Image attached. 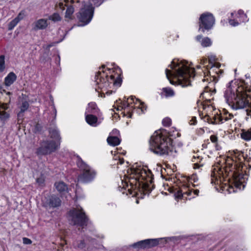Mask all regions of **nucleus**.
<instances>
[{"label":"nucleus","mask_w":251,"mask_h":251,"mask_svg":"<svg viewBox=\"0 0 251 251\" xmlns=\"http://www.w3.org/2000/svg\"><path fill=\"white\" fill-rule=\"evenodd\" d=\"M187 63L174 60L170 67L172 70H166V75L171 83L178 84L182 87L190 85L192 77L195 75V70L187 65Z\"/></svg>","instance_id":"obj_1"},{"label":"nucleus","mask_w":251,"mask_h":251,"mask_svg":"<svg viewBox=\"0 0 251 251\" xmlns=\"http://www.w3.org/2000/svg\"><path fill=\"white\" fill-rule=\"evenodd\" d=\"M171 139L166 135L159 132H155L151 137L150 149L156 154H168L171 151Z\"/></svg>","instance_id":"obj_2"},{"label":"nucleus","mask_w":251,"mask_h":251,"mask_svg":"<svg viewBox=\"0 0 251 251\" xmlns=\"http://www.w3.org/2000/svg\"><path fill=\"white\" fill-rule=\"evenodd\" d=\"M77 165L82 172V174L78 176V182L87 183L95 177L96 172L81 159H80L77 161Z\"/></svg>","instance_id":"obj_3"},{"label":"nucleus","mask_w":251,"mask_h":251,"mask_svg":"<svg viewBox=\"0 0 251 251\" xmlns=\"http://www.w3.org/2000/svg\"><path fill=\"white\" fill-rule=\"evenodd\" d=\"M95 81L100 89L107 88L110 85L113 83L116 85L119 83L115 80L114 76L110 75L109 76L103 71H99L96 75Z\"/></svg>","instance_id":"obj_4"},{"label":"nucleus","mask_w":251,"mask_h":251,"mask_svg":"<svg viewBox=\"0 0 251 251\" xmlns=\"http://www.w3.org/2000/svg\"><path fill=\"white\" fill-rule=\"evenodd\" d=\"M94 7L92 4L90 2L85 3L77 14V18L79 22L83 23L80 25L83 26L88 24L92 19Z\"/></svg>","instance_id":"obj_5"},{"label":"nucleus","mask_w":251,"mask_h":251,"mask_svg":"<svg viewBox=\"0 0 251 251\" xmlns=\"http://www.w3.org/2000/svg\"><path fill=\"white\" fill-rule=\"evenodd\" d=\"M235 107L236 109L246 108L247 115L251 118V96L246 94L237 95L235 99Z\"/></svg>","instance_id":"obj_6"},{"label":"nucleus","mask_w":251,"mask_h":251,"mask_svg":"<svg viewBox=\"0 0 251 251\" xmlns=\"http://www.w3.org/2000/svg\"><path fill=\"white\" fill-rule=\"evenodd\" d=\"M203 111L202 114H204V119L208 123L210 124H219L223 123V116H220L219 115H216V112L214 114L211 113L214 111L212 106L210 105H203Z\"/></svg>","instance_id":"obj_7"},{"label":"nucleus","mask_w":251,"mask_h":251,"mask_svg":"<svg viewBox=\"0 0 251 251\" xmlns=\"http://www.w3.org/2000/svg\"><path fill=\"white\" fill-rule=\"evenodd\" d=\"M70 221L74 225L83 226L86 222V217L81 209H74L70 212Z\"/></svg>","instance_id":"obj_8"},{"label":"nucleus","mask_w":251,"mask_h":251,"mask_svg":"<svg viewBox=\"0 0 251 251\" xmlns=\"http://www.w3.org/2000/svg\"><path fill=\"white\" fill-rule=\"evenodd\" d=\"M199 30L204 32L205 30L210 29L214 24L215 19L211 13H206L202 14L200 18Z\"/></svg>","instance_id":"obj_9"},{"label":"nucleus","mask_w":251,"mask_h":251,"mask_svg":"<svg viewBox=\"0 0 251 251\" xmlns=\"http://www.w3.org/2000/svg\"><path fill=\"white\" fill-rule=\"evenodd\" d=\"M60 145L59 142L53 140H47L43 142L38 152L41 154H47L54 151Z\"/></svg>","instance_id":"obj_10"},{"label":"nucleus","mask_w":251,"mask_h":251,"mask_svg":"<svg viewBox=\"0 0 251 251\" xmlns=\"http://www.w3.org/2000/svg\"><path fill=\"white\" fill-rule=\"evenodd\" d=\"M159 244V239H147L138 242L132 246L135 248L145 249L155 246Z\"/></svg>","instance_id":"obj_11"},{"label":"nucleus","mask_w":251,"mask_h":251,"mask_svg":"<svg viewBox=\"0 0 251 251\" xmlns=\"http://www.w3.org/2000/svg\"><path fill=\"white\" fill-rule=\"evenodd\" d=\"M43 201L45 206L50 207L59 206L61 203L60 199L54 195L50 196L48 198H46Z\"/></svg>","instance_id":"obj_12"},{"label":"nucleus","mask_w":251,"mask_h":251,"mask_svg":"<svg viewBox=\"0 0 251 251\" xmlns=\"http://www.w3.org/2000/svg\"><path fill=\"white\" fill-rule=\"evenodd\" d=\"M50 23L47 19H39L33 23L32 29L35 31L44 30L48 27Z\"/></svg>","instance_id":"obj_13"},{"label":"nucleus","mask_w":251,"mask_h":251,"mask_svg":"<svg viewBox=\"0 0 251 251\" xmlns=\"http://www.w3.org/2000/svg\"><path fill=\"white\" fill-rule=\"evenodd\" d=\"M135 173L139 181L142 180H147L151 177V172L146 169L138 168L135 171Z\"/></svg>","instance_id":"obj_14"},{"label":"nucleus","mask_w":251,"mask_h":251,"mask_svg":"<svg viewBox=\"0 0 251 251\" xmlns=\"http://www.w3.org/2000/svg\"><path fill=\"white\" fill-rule=\"evenodd\" d=\"M192 192L195 196H198L199 193V190L198 189L193 190L190 188H187L184 187L180 191L177 192L176 195V198L178 199H181L184 197V195H187L190 196L191 195Z\"/></svg>","instance_id":"obj_15"},{"label":"nucleus","mask_w":251,"mask_h":251,"mask_svg":"<svg viewBox=\"0 0 251 251\" xmlns=\"http://www.w3.org/2000/svg\"><path fill=\"white\" fill-rule=\"evenodd\" d=\"M224 170H225L226 172H227L228 171V169H222L219 168V166H217L213 169L211 175L212 183H216V181H218V177L220 178L221 177V176L223 175Z\"/></svg>","instance_id":"obj_16"},{"label":"nucleus","mask_w":251,"mask_h":251,"mask_svg":"<svg viewBox=\"0 0 251 251\" xmlns=\"http://www.w3.org/2000/svg\"><path fill=\"white\" fill-rule=\"evenodd\" d=\"M221 64L219 63H214L211 65H207L206 69L209 70L207 72V75L209 74L210 75L215 76V74H218L219 73H223V71L220 69Z\"/></svg>","instance_id":"obj_17"},{"label":"nucleus","mask_w":251,"mask_h":251,"mask_svg":"<svg viewBox=\"0 0 251 251\" xmlns=\"http://www.w3.org/2000/svg\"><path fill=\"white\" fill-rule=\"evenodd\" d=\"M8 108V104L0 102V120L4 122L9 118V114L5 111Z\"/></svg>","instance_id":"obj_18"},{"label":"nucleus","mask_w":251,"mask_h":251,"mask_svg":"<svg viewBox=\"0 0 251 251\" xmlns=\"http://www.w3.org/2000/svg\"><path fill=\"white\" fill-rule=\"evenodd\" d=\"M16 78L17 76L14 73H10L5 78L4 83L5 85L7 86L11 85L16 80Z\"/></svg>","instance_id":"obj_19"},{"label":"nucleus","mask_w":251,"mask_h":251,"mask_svg":"<svg viewBox=\"0 0 251 251\" xmlns=\"http://www.w3.org/2000/svg\"><path fill=\"white\" fill-rule=\"evenodd\" d=\"M50 138L52 139V140L56 142H59V143H60L61 138L60 137L58 131L56 128H53L50 129Z\"/></svg>","instance_id":"obj_20"},{"label":"nucleus","mask_w":251,"mask_h":251,"mask_svg":"<svg viewBox=\"0 0 251 251\" xmlns=\"http://www.w3.org/2000/svg\"><path fill=\"white\" fill-rule=\"evenodd\" d=\"M241 137L246 141L251 140V128L248 129H242L241 133Z\"/></svg>","instance_id":"obj_21"},{"label":"nucleus","mask_w":251,"mask_h":251,"mask_svg":"<svg viewBox=\"0 0 251 251\" xmlns=\"http://www.w3.org/2000/svg\"><path fill=\"white\" fill-rule=\"evenodd\" d=\"M34 177L36 178V182L38 185H42L44 184L45 179L44 174L37 172L34 174Z\"/></svg>","instance_id":"obj_22"},{"label":"nucleus","mask_w":251,"mask_h":251,"mask_svg":"<svg viewBox=\"0 0 251 251\" xmlns=\"http://www.w3.org/2000/svg\"><path fill=\"white\" fill-rule=\"evenodd\" d=\"M225 98L227 102H231L232 99L234 98V94L230 88H227L224 95Z\"/></svg>","instance_id":"obj_23"},{"label":"nucleus","mask_w":251,"mask_h":251,"mask_svg":"<svg viewBox=\"0 0 251 251\" xmlns=\"http://www.w3.org/2000/svg\"><path fill=\"white\" fill-rule=\"evenodd\" d=\"M85 119L89 125L92 126H96L98 118L95 116L93 115H87L86 116Z\"/></svg>","instance_id":"obj_24"},{"label":"nucleus","mask_w":251,"mask_h":251,"mask_svg":"<svg viewBox=\"0 0 251 251\" xmlns=\"http://www.w3.org/2000/svg\"><path fill=\"white\" fill-rule=\"evenodd\" d=\"M56 189L59 192H63L67 191L68 187L64 182L62 181H59L55 183Z\"/></svg>","instance_id":"obj_25"},{"label":"nucleus","mask_w":251,"mask_h":251,"mask_svg":"<svg viewBox=\"0 0 251 251\" xmlns=\"http://www.w3.org/2000/svg\"><path fill=\"white\" fill-rule=\"evenodd\" d=\"M107 143L112 146H116L120 143V139L115 136H110L107 139Z\"/></svg>","instance_id":"obj_26"},{"label":"nucleus","mask_w":251,"mask_h":251,"mask_svg":"<svg viewBox=\"0 0 251 251\" xmlns=\"http://www.w3.org/2000/svg\"><path fill=\"white\" fill-rule=\"evenodd\" d=\"M79 0H77L76 2H75V0H64V2H60L58 3V7L61 9L62 10L64 9V6H68L69 4L70 3L71 4L75 3L74 6H76V4L78 3Z\"/></svg>","instance_id":"obj_27"},{"label":"nucleus","mask_w":251,"mask_h":251,"mask_svg":"<svg viewBox=\"0 0 251 251\" xmlns=\"http://www.w3.org/2000/svg\"><path fill=\"white\" fill-rule=\"evenodd\" d=\"M48 20H50L54 23L60 21L61 20V17L59 14L57 13H54L52 15H50L48 17Z\"/></svg>","instance_id":"obj_28"},{"label":"nucleus","mask_w":251,"mask_h":251,"mask_svg":"<svg viewBox=\"0 0 251 251\" xmlns=\"http://www.w3.org/2000/svg\"><path fill=\"white\" fill-rule=\"evenodd\" d=\"M74 12V8L73 6H69L66 11L65 17L68 20L72 19V15Z\"/></svg>","instance_id":"obj_29"},{"label":"nucleus","mask_w":251,"mask_h":251,"mask_svg":"<svg viewBox=\"0 0 251 251\" xmlns=\"http://www.w3.org/2000/svg\"><path fill=\"white\" fill-rule=\"evenodd\" d=\"M163 92L167 97H173L175 95V92L170 88H164Z\"/></svg>","instance_id":"obj_30"},{"label":"nucleus","mask_w":251,"mask_h":251,"mask_svg":"<svg viewBox=\"0 0 251 251\" xmlns=\"http://www.w3.org/2000/svg\"><path fill=\"white\" fill-rule=\"evenodd\" d=\"M201 44L203 47H207L211 45L212 42L209 38L205 37L202 40Z\"/></svg>","instance_id":"obj_31"},{"label":"nucleus","mask_w":251,"mask_h":251,"mask_svg":"<svg viewBox=\"0 0 251 251\" xmlns=\"http://www.w3.org/2000/svg\"><path fill=\"white\" fill-rule=\"evenodd\" d=\"M4 56L0 55V72H3L5 69Z\"/></svg>","instance_id":"obj_32"},{"label":"nucleus","mask_w":251,"mask_h":251,"mask_svg":"<svg viewBox=\"0 0 251 251\" xmlns=\"http://www.w3.org/2000/svg\"><path fill=\"white\" fill-rule=\"evenodd\" d=\"M74 246L79 249H83L85 247V243L83 240H80L79 242H75Z\"/></svg>","instance_id":"obj_33"},{"label":"nucleus","mask_w":251,"mask_h":251,"mask_svg":"<svg viewBox=\"0 0 251 251\" xmlns=\"http://www.w3.org/2000/svg\"><path fill=\"white\" fill-rule=\"evenodd\" d=\"M238 14L239 15V18L241 19V21H242V22H246L247 21L246 20L247 16L244 13L243 11L242 10H239L238 12Z\"/></svg>","instance_id":"obj_34"},{"label":"nucleus","mask_w":251,"mask_h":251,"mask_svg":"<svg viewBox=\"0 0 251 251\" xmlns=\"http://www.w3.org/2000/svg\"><path fill=\"white\" fill-rule=\"evenodd\" d=\"M29 107V104L27 101H24L21 106V112H24Z\"/></svg>","instance_id":"obj_35"},{"label":"nucleus","mask_w":251,"mask_h":251,"mask_svg":"<svg viewBox=\"0 0 251 251\" xmlns=\"http://www.w3.org/2000/svg\"><path fill=\"white\" fill-rule=\"evenodd\" d=\"M208 62H209V65H211L212 64H214V63H217L216 62V56L214 55H210L208 56Z\"/></svg>","instance_id":"obj_36"},{"label":"nucleus","mask_w":251,"mask_h":251,"mask_svg":"<svg viewBox=\"0 0 251 251\" xmlns=\"http://www.w3.org/2000/svg\"><path fill=\"white\" fill-rule=\"evenodd\" d=\"M171 120L169 118H165L162 121V124L164 126H169L171 125Z\"/></svg>","instance_id":"obj_37"},{"label":"nucleus","mask_w":251,"mask_h":251,"mask_svg":"<svg viewBox=\"0 0 251 251\" xmlns=\"http://www.w3.org/2000/svg\"><path fill=\"white\" fill-rule=\"evenodd\" d=\"M210 139L211 142L214 143L216 147H217L218 141V137L215 135H212L210 137Z\"/></svg>","instance_id":"obj_38"},{"label":"nucleus","mask_w":251,"mask_h":251,"mask_svg":"<svg viewBox=\"0 0 251 251\" xmlns=\"http://www.w3.org/2000/svg\"><path fill=\"white\" fill-rule=\"evenodd\" d=\"M19 23V22L15 18L12 20L9 25V29H12Z\"/></svg>","instance_id":"obj_39"},{"label":"nucleus","mask_w":251,"mask_h":251,"mask_svg":"<svg viewBox=\"0 0 251 251\" xmlns=\"http://www.w3.org/2000/svg\"><path fill=\"white\" fill-rule=\"evenodd\" d=\"M233 116L230 114H226L223 115V121H227L233 118Z\"/></svg>","instance_id":"obj_40"},{"label":"nucleus","mask_w":251,"mask_h":251,"mask_svg":"<svg viewBox=\"0 0 251 251\" xmlns=\"http://www.w3.org/2000/svg\"><path fill=\"white\" fill-rule=\"evenodd\" d=\"M25 16L24 13L23 12H20L18 16L15 18V19L19 22L21 20H22Z\"/></svg>","instance_id":"obj_41"},{"label":"nucleus","mask_w":251,"mask_h":251,"mask_svg":"<svg viewBox=\"0 0 251 251\" xmlns=\"http://www.w3.org/2000/svg\"><path fill=\"white\" fill-rule=\"evenodd\" d=\"M23 243L25 244H30L31 243V241L27 238H23Z\"/></svg>","instance_id":"obj_42"},{"label":"nucleus","mask_w":251,"mask_h":251,"mask_svg":"<svg viewBox=\"0 0 251 251\" xmlns=\"http://www.w3.org/2000/svg\"><path fill=\"white\" fill-rule=\"evenodd\" d=\"M197 122L196 118L195 117H193L192 118V119L190 121V124L191 125H194Z\"/></svg>","instance_id":"obj_43"},{"label":"nucleus","mask_w":251,"mask_h":251,"mask_svg":"<svg viewBox=\"0 0 251 251\" xmlns=\"http://www.w3.org/2000/svg\"><path fill=\"white\" fill-rule=\"evenodd\" d=\"M229 24L233 26H236L238 24L237 22H236L234 20H231L229 21Z\"/></svg>","instance_id":"obj_44"},{"label":"nucleus","mask_w":251,"mask_h":251,"mask_svg":"<svg viewBox=\"0 0 251 251\" xmlns=\"http://www.w3.org/2000/svg\"><path fill=\"white\" fill-rule=\"evenodd\" d=\"M207 66H204V67H206ZM209 70H207L206 69V68H205V71H203V74L204 75V77H206L208 75H207V72Z\"/></svg>","instance_id":"obj_45"},{"label":"nucleus","mask_w":251,"mask_h":251,"mask_svg":"<svg viewBox=\"0 0 251 251\" xmlns=\"http://www.w3.org/2000/svg\"><path fill=\"white\" fill-rule=\"evenodd\" d=\"M124 162V160L123 158H119L118 160V164H123Z\"/></svg>","instance_id":"obj_46"},{"label":"nucleus","mask_w":251,"mask_h":251,"mask_svg":"<svg viewBox=\"0 0 251 251\" xmlns=\"http://www.w3.org/2000/svg\"><path fill=\"white\" fill-rule=\"evenodd\" d=\"M206 59L205 58H204V59H202L201 60V63L202 64V65H205V63L206 62Z\"/></svg>","instance_id":"obj_47"},{"label":"nucleus","mask_w":251,"mask_h":251,"mask_svg":"<svg viewBox=\"0 0 251 251\" xmlns=\"http://www.w3.org/2000/svg\"><path fill=\"white\" fill-rule=\"evenodd\" d=\"M199 168V165L197 164H194V168L195 169H198Z\"/></svg>","instance_id":"obj_48"},{"label":"nucleus","mask_w":251,"mask_h":251,"mask_svg":"<svg viewBox=\"0 0 251 251\" xmlns=\"http://www.w3.org/2000/svg\"><path fill=\"white\" fill-rule=\"evenodd\" d=\"M207 94V92H203L202 93H201V95L203 96V97H204L205 95H206V94Z\"/></svg>","instance_id":"obj_49"},{"label":"nucleus","mask_w":251,"mask_h":251,"mask_svg":"<svg viewBox=\"0 0 251 251\" xmlns=\"http://www.w3.org/2000/svg\"><path fill=\"white\" fill-rule=\"evenodd\" d=\"M201 36H198L197 37V40L200 41V39H201Z\"/></svg>","instance_id":"obj_50"},{"label":"nucleus","mask_w":251,"mask_h":251,"mask_svg":"<svg viewBox=\"0 0 251 251\" xmlns=\"http://www.w3.org/2000/svg\"><path fill=\"white\" fill-rule=\"evenodd\" d=\"M133 98L132 97V98H130V99H129V98H128V99H127V100H128V101H129L130 100H133Z\"/></svg>","instance_id":"obj_51"},{"label":"nucleus","mask_w":251,"mask_h":251,"mask_svg":"<svg viewBox=\"0 0 251 251\" xmlns=\"http://www.w3.org/2000/svg\"><path fill=\"white\" fill-rule=\"evenodd\" d=\"M112 92V91H110V92H109L108 91L106 92V93L108 95H109L110 94H111Z\"/></svg>","instance_id":"obj_52"},{"label":"nucleus","mask_w":251,"mask_h":251,"mask_svg":"<svg viewBox=\"0 0 251 251\" xmlns=\"http://www.w3.org/2000/svg\"><path fill=\"white\" fill-rule=\"evenodd\" d=\"M249 164L248 165H249L250 167H251V163H250V162L249 161V164Z\"/></svg>","instance_id":"obj_53"},{"label":"nucleus","mask_w":251,"mask_h":251,"mask_svg":"<svg viewBox=\"0 0 251 251\" xmlns=\"http://www.w3.org/2000/svg\"><path fill=\"white\" fill-rule=\"evenodd\" d=\"M7 95H10V92H7Z\"/></svg>","instance_id":"obj_54"},{"label":"nucleus","mask_w":251,"mask_h":251,"mask_svg":"<svg viewBox=\"0 0 251 251\" xmlns=\"http://www.w3.org/2000/svg\"><path fill=\"white\" fill-rule=\"evenodd\" d=\"M136 203H138V200L136 201Z\"/></svg>","instance_id":"obj_55"},{"label":"nucleus","mask_w":251,"mask_h":251,"mask_svg":"<svg viewBox=\"0 0 251 251\" xmlns=\"http://www.w3.org/2000/svg\"><path fill=\"white\" fill-rule=\"evenodd\" d=\"M205 80H206V79H205V78H204V79H203V81H205Z\"/></svg>","instance_id":"obj_56"}]
</instances>
